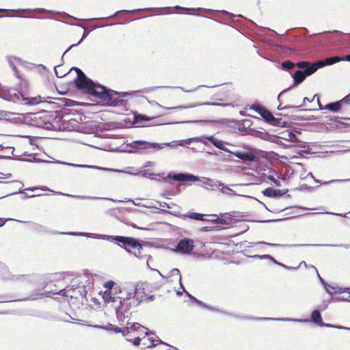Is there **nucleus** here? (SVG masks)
Returning <instances> with one entry per match:
<instances>
[{
	"label": "nucleus",
	"mask_w": 350,
	"mask_h": 350,
	"mask_svg": "<svg viewBox=\"0 0 350 350\" xmlns=\"http://www.w3.org/2000/svg\"><path fill=\"white\" fill-rule=\"evenodd\" d=\"M280 190L274 189L273 188L269 187L262 191V193L265 196L267 197H275L278 195H280Z\"/></svg>",
	"instance_id": "18"
},
{
	"label": "nucleus",
	"mask_w": 350,
	"mask_h": 350,
	"mask_svg": "<svg viewBox=\"0 0 350 350\" xmlns=\"http://www.w3.org/2000/svg\"><path fill=\"white\" fill-rule=\"evenodd\" d=\"M317 100H318V103H319L320 109H327L332 112H337V111H339L341 109V108L343 107V105L342 104L340 100L327 104L325 107H323V105L319 102V96H317Z\"/></svg>",
	"instance_id": "13"
},
{
	"label": "nucleus",
	"mask_w": 350,
	"mask_h": 350,
	"mask_svg": "<svg viewBox=\"0 0 350 350\" xmlns=\"http://www.w3.org/2000/svg\"><path fill=\"white\" fill-rule=\"evenodd\" d=\"M208 221L219 224H224L226 223V220L223 218V216L219 217L216 215V218L215 219H208Z\"/></svg>",
	"instance_id": "25"
},
{
	"label": "nucleus",
	"mask_w": 350,
	"mask_h": 350,
	"mask_svg": "<svg viewBox=\"0 0 350 350\" xmlns=\"http://www.w3.org/2000/svg\"><path fill=\"white\" fill-rule=\"evenodd\" d=\"M327 291L329 293H336L337 291H336V288L333 286H331L330 285L328 286L327 288Z\"/></svg>",
	"instance_id": "29"
},
{
	"label": "nucleus",
	"mask_w": 350,
	"mask_h": 350,
	"mask_svg": "<svg viewBox=\"0 0 350 350\" xmlns=\"http://www.w3.org/2000/svg\"><path fill=\"white\" fill-rule=\"evenodd\" d=\"M172 273L173 274H175V273H176V274L178 275H179L180 279L181 278V276H180V271H179V270H178V269H173L172 270Z\"/></svg>",
	"instance_id": "32"
},
{
	"label": "nucleus",
	"mask_w": 350,
	"mask_h": 350,
	"mask_svg": "<svg viewBox=\"0 0 350 350\" xmlns=\"http://www.w3.org/2000/svg\"><path fill=\"white\" fill-rule=\"evenodd\" d=\"M304 102L308 101V102L310 103V102H312V100H310L308 98L305 97V98H304Z\"/></svg>",
	"instance_id": "37"
},
{
	"label": "nucleus",
	"mask_w": 350,
	"mask_h": 350,
	"mask_svg": "<svg viewBox=\"0 0 350 350\" xmlns=\"http://www.w3.org/2000/svg\"><path fill=\"white\" fill-rule=\"evenodd\" d=\"M342 61L350 62V55L342 56Z\"/></svg>",
	"instance_id": "31"
},
{
	"label": "nucleus",
	"mask_w": 350,
	"mask_h": 350,
	"mask_svg": "<svg viewBox=\"0 0 350 350\" xmlns=\"http://www.w3.org/2000/svg\"><path fill=\"white\" fill-rule=\"evenodd\" d=\"M209 218H206L207 219H215L216 218V215H208Z\"/></svg>",
	"instance_id": "33"
},
{
	"label": "nucleus",
	"mask_w": 350,
	"mask_h": 350,
	"mask_svg": "<svg viewBox=\"0 0 350 350\" xmlns=\"http://www.w3.org/2000/svg\"><path fill=\"white\" fill-rule=\"evenodd\" d=\"M97 90L99 91L96 98L100 99L104 105L116 106L121 101L120 96L116 92L109 90L103 85L98 88Z\"/></svg>",
	"instance_id": "5"
},
{
	"label": "nucleus",
	"mask_w": 350,
	"mask_h": 350,
	"mask_svg": "<svg viewBox=\"0 0 350 350\" xmlns=\"http://www.w3.org/2000/svg\"><path fill=\"white\" fill-rule=\"evenodd\" d=\"M317 71L316 67L312 64V66L305 69L304 71L297 70L293 75V79L295 84L301 83L306 76L311 75Z\"/></svg>",
	"instance_id": "10"
},
{
	"label": "nucleus",
	"mask_w": 350,
	"mask_h": 350,
	"mask_svg": "<svg viewBox=\"0 0 350 350\" xmlns=\"http://www.w3.org/2000/svg\"><path fill=\"white\" fill-rule=\"evenodd\" d=\"M75 70L77 73V77L75 80L77 88L88 94L96 97L99 91L97 90L98 88L102 85H97L88 79L79 68H75Z\"/></svg>",
	"instance_id": "3"
},
{
	"label": "nucleus",
	"mask_w": 350,
	"mask_h": 350,
	"mask_svg": "<svg viewBox=\"0 0 350 350\" xmlns=\"http://www.w3.org/2000/svg\"><path fill=\"white\" fill-rule=\"evenodd\" d=\"M146 328L139 323H133L130 326L122 328L121 332L128 341L132 342L134 345L137 342L135 338L142 336L141 333H145Z\"/></svg>",
	"instance_id": "6"
},
{
	"label": "nucleus",
	"mask_w": 350,
	"mask_h": 350,
	"mask_svg": "<svg viewBox=\"0 0 350 350\" xmlns=\"http://www.w3.org/2000/svg\"><path fill=\"white\" fill-rule=\"evenodd\" d=\"M54 282H57V284H54L55 288H52L49 286V290L47 291L51 293L59 295L75 301L83 299L86 295L85 286L79 282V279L72 278L69 274L53 273L47 278L46 280H44V282L46 283V286L49 284H53Z\"/></svg>",
	"instance_id": "1"
},
{
	"label": "nucleus",
	"mask_w": 350,
	"mask_h": 350,
	"mask_svg": "<svg viewBox=\"0 0 350 350\" xmlns=\"http://www.w3.org/2000/svg\"><path fill=\"white\" fill-rule=\"evenodd\" d=\"M194 249V242L191 239H181L177 244L174 251L182 254H190Z\"/></svg>",
	"instance_id": "9"
},
{
	"label": "nucleus",
	"mask_w": 350,
	"mask_h": 350,
	"mask_svg": "<svg viewBox=\"0 0 350 350\" xmlns=\"http://www.w3.org/2000/svg\"><path fill=\"white\" fill-rule=\"evenodd\" d=\"M288 90H285L284 91H282L281 93H280L279 96H278V98H280L281 96H282Z\"/></svg>",
	"instance_id": "35"
},
{
	"label": "nucleus",
	"mask_w": 350,
	"mask_h": 350,
	"mask_svg": "<svg viewBox=\"0 0 350 350\" xmlns=\"http://www.w3.org/2000/svg\"><path fill=\"white\" fill-rule=\"evenodd\" d=\"M265 258H271L272 260H273V258H271V257L270 256H269V255H266V256H265Z\"/></svg>",
	"instance_id": "39"
},
{
	"label": "nucleus",
	"mask_w": 350,
	"mask_h": 350,
	"mask_svg": "<svg viewBox=\"0 0 350 350\" xmlns=\"http://www.w3.org/2000/svg\"><path fill=\"white\" fill-rule=\"evenodd\" d=\"M36 120L37 126L45 129L52 130L54 129V125L52 122L46 117L41 114H37L35 117Z\"/></svg>",
	"instance_id": "11"
},
{
	"label": "nucleus",
	"mask_w": 350,
	"mask_h": 350,
	"mask_svg": "<svg viewBox=\"0 0 350 350\" xmlns=\"http://www.w3.org/2000/svg\"><path fill=\"white\" fill-rule=\"evenodd\" d=\"M269 179L273 181L277 186H280V182L275 179L273 176H269Z\"/></svg>",
	"instance_id": "28"
},
{
	"label": "nucleus",
	"mask_w": 350,
	"mask_h": 350,
	"mask_svg": "<svg viewBox=\"0 0 350 350\" xmlns=\"http://www.w3.org/2000/svg\"><path fill=\"white\" fill-rule=\"evenodd\" d=\"M11 219H3L0 217V227H2L7 221L10 220Z\"/></svg>",
	"instance_id": "30"
},
{
	"label": "nucleus",
	"mask_w": 350,
	"mask_h": 350,
	"mask_svg": "<svg viewBox=\"0 0 350 350\" xmlns=\"http://www.w3.org/2000/svg\"><path fill=\"white\" fill-rule=\"evenodd\" d=\"M42 194L41 193L37 192L36 193L31 195V197H35V196H40Z\"/></svg>",
	"instance_id": "34"
},
{
	"label": "nucleus",
	"mask_w": 350,
	"mask_h": 350,
	"mask_svg": "<svg viewBox=\"0 0 350 350\" xmlns=\"http://www.w3.org/2000/svg\"><path fill=\"white\" fill-rule=\"evenodd\" d=\"M114 282L109 280L105 282V284H104V287L106 288L107 289L111 290L112 287L114 286Z\"/></svg>",
	"instance_id": "27"
},
{
	"label": "nucleus",
	"mask_w": 350,
	"mask_h": 350,
	"mask_svg": "<svg viewBox=\"0 0 350 350\" xmlns=\"http://www.w3.org/2000/svg\"><path fill=\"white\" fill-rule=\"evenodd\" d=\"M188 216L189 218L196 220L208 221V219L204 217V215L198 213H191Z\"/></svg>",
	"instance_id": "21"
},
{
	"label": "nucleus",
	"mask_w": 350,
	"mask_h": 350,
	"mask_svg": "<svg viewBox=\"0 0 350 350\" xmlns=\"http://www.w3.org/2000/svg\"><path fill=\"white\" fill-rule=\"evenodd\" d=\"M295 64V67L304 68V70L312 66V64L306 61L299 62Z\"/></svg>",
	"instance_id": "22"
},
{
	"label": "nucleus",
	"mask_w": 350,
	"mask_h": 350,
	"mask_svg": "<svg viewBox=\"0 0 350 350\" xmlns=\"http://www.w3.org/2000/svg\"><path fill=\"white\" fill-rule=\"evenodd\" d=\"M311 319H312L313 322H314L316 323H318V324L321 323L322 321H323V319H322L321 314L319 310H314L312 312Z\"/></svg>",
	"instance_id": "20"
},
{
	"label": "nucleus",
	"mask_w": 350,
	"mask_h": 350,
	"mask_svg": "<svg viewBox=\"0 0 350 350\" xmlns=\"http://www.w3.org/2000/svg\"><path fill=\"white\" fill-rule=\"evenodd\" d=\"M261 117L268 123H271L273 125H277L279 123L278 119H276L273 114L266 108L263 110Z\"/></svg>",
	"instance_id": "16"
},
{
	"label": "nucleus",
	"mask_w": 350,
	"mask_h": 350,
	"mask_svg": "<svg viewBox=\"0 0 350 350\" xmlns=\"http://www.w3.org/2000/svg\"><path fill=\"white\" fill-rule=\"evenodd\" d=\"M340 61H342V56H332L327 57L325 59L317 61V62L313 63V65L316 67V70H317L319 68L332 65Z\"/></svg>",
	"instance_id": "12"
},
{
	"label": "nucleus",
	"mask_w": 350,
	"mask_h": 350,
	"mask_svg": "<svg viewBox=\"0 0 350 350\" xmlns=\"http://www.w3.org/2000/svg\"><path fill=\"white\" fill-rule=\"evenodd\" d=\"M261 117L268 123H271L273 125H277L279 123L278 119H276L273 114L266 108L263 110Z\"/></svg>",
	"instance_id": "15"
},
{
	"label": "nucleus",
	"mask_w": 350,
	"mask_h": 350,
	"mask_svg": "<svg viewBox=\"0 0 350 350\" xmlns=\"http://www.w3.org/2000/svg\"><path fill=\"white\" fill-rule=\"evenodd\" d=\"M135 143L137 144V148L141 149H161L163 148V144H152L144 141H137Z\"/></svg>",
	"instance_id": "14"
},
{
	"label": "nucleus",
	"mask_w": 350,
	"mask_h": 350,
	"mask_svg": "<svg viewBox=\"0 0 350 350\" xmlns=\"http://www.w3.org/2000/svg\"><path fill=\"white\" fill-rule=\"evenodd\" d=\"M142 336H137L135 338V346H141L142 349L150 348L154 347L157 343V340L154 337L150 334L147 330L145 333H141Z\"/></svg>",
	"instance_id": "8"
},
{
	"label": "nucleus",
	"mask_w": 350,
	"mask_h": 350,
	"mask_svg": "<svg viewBox=\"0 0 350 350\" xmlns=\"http://www.w3.org/2000/svg\"><path fill=\"white\" fill-rule=\"evenodd\" d=\"M265 107L261 106L260 105L254 104L250 107V109H252L256 111L260 116L262 114L263 110L265 109Z\"/></svg>",
	"instance_id": "23"
},
{
	"label": "nucleus",
	"mask_w": 350,
	"mask_h": 350,
	"mask_svg": "<svg viewBox=\"0 0 350 350\" xmlns=\"http://www.w3.org/2000/svg\"><path fill=\"white\" fill-rule=\"evenodd\" d=\"M44 98H42L41 96H35V97H31V98H27L24 100H26V104L28 105H36L38 104L42 101H44L42 99Z\"/></svg>",
	"instance_id": "19"
},
{
	"label": "nucleus",
	"mask_w": 350,
	"mask_h": 350,
	"mask_svg": "<svg viewBox=\"0 0 350 350\" xmlns=\"http://www.w3.org/2000/svg\"><path fill=\"white\" fill-rule=\"evenodd\" d=\"M6 12V10H3V9H0V12Z\"/></svg>",
	"instance_id": "40"
},
{
	"label": "nucleus",
	"mask_w": 350,
	"mask_h": 350,
	"mask_svg": "<svg viewBox=\"0 0 350 350\" xmlns=\"http://www.w3.org/2000/svg\"><path fill=\"white\" fill-rule=\"evenodd\" d=\"M113 240L117 241L118 244L124 247L125 250L133 252L136 256L141 255L140 250L142 248L141 243L133 237L116 236L113 237Z\"/></svg>",
	"instance_id": "4"
},
{
	"label": "nucleus",
	"mask_w": 350,
	"mask_h": 350,
	"mask_svg": "<svg viewBox=\"0 0 350 350\" xmlns=\"http://www.w3.org/2000/svg\"><path fill=\"white\" fill-rule=\"evenodd\" d=\"M182 107H170V109H181Z\"/></svg>",
	"instance_id": "38"
},
{
	"label": "nucleus",
	"mask_w": 350,
	"mask_h": 350,
	"mask_svg": "<svg viewBox=\"0 0 350 350\" xmlns=\"http://www.w3.org/2000/svg\"><path fill=\"white\" fill-rule=\"evenodd\" d=\"M0 266L2 267V271H0V275L3 280H11L15 282H18L20 284L25 285L31 282L30 276L28 275H14L8 273L9 270L7 267L0 263Z\"/></svg>",
	"instance_id": "7"
},
{
	"label": "nucleus",
	"mask_w": 350,
	"mask_h": 350,
	"mask_svg": "<svg viewBox=\"0 0 350 350\" xmlns=\"http://www.w3.org/2000/svg\"><path fill=\"white\" fill-rule=\"evenodd\" d=\"M340 101L343 106L345 105L350 104V94L345 96L342 99L340 100Z\"/></svg>",
	"instance_id": "26"
},
{
	"label": "nucleus",
	"mask_w": 350,
	"mask_h": 350,
	"mask_svg": "<svg viewBox=\"0 0 350 350\" xmlns=\"http://www.w3.org/2000/svg\"><path fill=\"white\" fill-rule=\"evenodd\" d=\"M39 188L35 187V188H29L27 189V190H31V191H35V190H39Z\"/></svg>",
	"instance_id": "36"
},
{
	"label": "nucleus",
	"mask_w": 350,
	"mask_h": 350,
	"mask_svg": "<svg viewBox=\"0 0 350 350\" xmlns=\"http://www.w3.org/2000/svg\"><path fill=\"white\" fill-rule=\"evenodd\" d=\"M173 179L176 181H196L198 178L191 174H176L173 176Z\"/></svg>",
	"instance_id": "17"
},
{
	"label": "nucleus",
	"mask_w": 350,
	"mask_h": 350,
	"mask_svg": "<svg viewBox=\"0 0 350 350\" xmlns=\"http://www.w3.org/2000/svg\"><path fill=\"white\" fill-rule=\"evenodd\" d=\"M213 143L217 148L225 152H230L243 162H253L259 159L256 150L250 146H245L243 147V150L231 152L224 146L221 141H215Z\"/></svg>",
	"instance_id": "2"
},
{
	"label": "nucleus",
	"mask_w": 350,
	"mask_h": 350,
	"mask_svg": "<svg viewBox=\"0 0 350 350\" xmlns=\"http://www.w3.org/2000/svg\"><path fill=\"white\" fill-rule=\"evenodd\" d=\"M282 66L287 70H291L295 67V64L290 60H286L282 62Z\"/></svg>",
	"instance_id": "24"
}]
</instances>
